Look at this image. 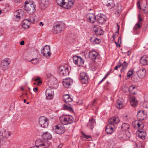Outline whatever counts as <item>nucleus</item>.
Instances as JSON below:
<instances>
[{"label":"nucleus","instance_id":"nucleus-1","mask_svg":"<svg viewBox=\"0 0 148 148\" xmlns=\"http://www.w3.org/2000/svg\"><path fill=\"white\" fill-rule=\"evenodd\" d=\"M118 118H110L108 121L109 124L106 127V132L107 134H112L115 130V125L119 122Z\"/></svg>","mask_w":148,"mask_h":148},{"label":"nucleus","instance_id":"nucleus-2","mask_svg":"<svg viewBox=\"0 0 148 148\" xmlns=\"http://www.w3.org/2000/svg\"><path fill=\"white\" fill-rule=\"evenodd\" d=\"M59 119L63 124L67 125L73 123L74 119L72 116L70 115H63L60 117Z\"/></svg>","mask_w":148,"mask_h":148},{"label":"nucleus","instance_id":"nucleus-3","mask_svg":"<svg viewBox=\"0 0 148 148\" xmlns=\"http://www.w3.org/2000/svg\"><path fill=\"white\" fill-rule=\"evenodd\" d=\"M35 6L33 3H30L27 1H26L25 2L24 9L25 10L28 12H34L35 11Z\"/></svg>","mask_w":148,"mask_h":148},{"label":"nucleus","instance_id":"nucleus-4","mask_svg":"<svg viewBox=\"0 0 148 148\" xmlns=\"http://www.w3.org/2000/svg\"><path fill=\"white\" fill-rule=\"evenodd\" d=\"M38 123L41 127L44 128H47L49 124L47 118L43 116H41L39 118Z\"/></svg>","mask_w":148,"mask_h":148},{"label":"nucleus","instance_id":"nucleus-5","mask_svg":"<svg viewBox=\"0 0 148 148\" xmlns=\"http://www.w3.org/2000/svg\"><path fill=\"white\" fill-rule=\"evenodd\" d=\"M60 6L64 9H70L73 5L74 2V0H65Z\"/></svg>","mask_w":148,"mask_h":148},{"label":"nucleus","instance_id":"nucleus-6","mask_svg":"<svg viewBox=\"0 0 148 148\" xmlns=\"http://www.w3.org/2000/svg\"><path fill=\"white\" fill-rule=\"evenodd\" d=\"M73 59V63L79 66H82L84 64V60L80 57L74 56Z\"/></svg>","mask_w":148,"mask_h":148},{"label":"nucleus","instance_id":"nucleus-7","mask_svg":"<svg viewBox=\"0 0 148 148\" xmlns=\"http://www.w3.org/2000/svg\"><path fill=\"white\" fill-rule=\"evenodd\" d=\"M96 21L99 24H103L107 21L106 16L103 14H99L96 16Z\"/></svg>","mask_w":148,"mask_h":148},{"label":"nucleus","instance_id":"nucleus-8","mask_svg":"<svg viewBox=\"0 0 148 148\" xmlns=\"http://www.w3.org/2000/svg\"><path fill=\"white\" fill-rule=\"evenodd\" d=\"M55 130L57 134H62L65 132V128L63 124H58L55 126Z\"/></svg>","mask_w":148,"mask_h":148},{"label":"nucleus","instance_id":"nucleus-9","mask_svg":"<svg viewBox=\"0 0 148 148\" xmlns=\"http://www.w3.org/2000/svg\"><path fill=\"white\" fill-rule=\"evenodd\" d=\"M88 56L90 60L95 62L96 58L99 57V55L95 51H90L89 52Z\"/></svg>","mask_w":148,"mask_h":148},{"label":"nucleus","instance_id":"nucleus-10","mask_svg":"<svg viewBox=\"0 0 148 148\" xmlns=\"http://www.w3.org/2000/svg\"><path fill=\"white\" fill-rule=\"evenodd\" d=\"M42 53L45 56H50L51 55L50 52V46L46 45L41 51Z\"/></svg>","mask_w":148,"mask_h":148},{"label":"nucleus","instance_id":"nucleus-11","mask_svg":"<svg viewBox=\"0 0 148 148\" xmlns=\"http://www.w3.org/2000/svg\"><path fill=\"white\" fill-rule=\"evenodd\" d=\"M79 79L82 84H86L88 82V77L86 74L84 72L80 73Z\"/></svg>","mask_w":148,"mask_h":148},{"label":"nucleus","instance_id":"nucleus-12","mask_svg":"<svg viewBox=\"0 0 148 148\" xmlns=\"http://www.w3.org/2000/svg\"><path fill=\"white\" fill-rule=\"evenodd\" d=\"M10 61L8 58H5L1 62V67L4 70L8 69V66L10 64Z\"/></svg>","mask_w":148,"mask_h":148},{"label":"nucleus","instance_id":"nucleus-13","mask_svg":"<svg viewBox=\"0 0 148 148\" xmlns=\"http://www.w3.org/2000/svg\"><path fill=\"white\" fill-rule=\"evenodd\" d=\"M60 74L63 76H66L69 75V68L66 67L61 66L59 68Z\"/></svg>","mask_w":148,"mask_h":148},{"label":"nucleus","instance_id":"nucleus-14","mask_svg":"<svg viewBox=\"0 0 148 148\" xmlns=\"http://www.w3.org/2000/svg\"><path fill=\"white\" fill-rule=\"evenodd\" d=\"M87 21L90 23H94L96 21V16L92 13L88 14L86 16Z\"/></svg>","mask_w":148,"mask_h":148},{"label":"nucleus","instance_id":"nucleus-15","mask_svg":"<svg viewBox=\"0 0 148 148\" xmlns=\"http://www.w3.org/2000/svg\"><path fill=\"white\" fill-rule=\"evenodd\" d=\"M32 22V21L31 19H25L23 21L22 27L24 28L27 29L29 28Z\"/></svg>","mask_w":148,"mask_h":148},{"label":"nucleus","instance_id":"nucleus-16","mask_svg":"<svg viewBox=\"0 0 148 148\" xmlns=\"http://www.w3.org/2000/svg\"><path fill=\"white\" fill-rule=\"evenodd\" d=\"M12 134V133L9 131H4L3 132L1 135H0V139L1 141H3L4 140L5 141V139L8 138Z\"/></svg>","mask_w":148,"mask_h":148},{"label":"nucleus","instance_id":"nucleus-17","mask_svg":"<svg viewBox=\"0 0 148 148\" xmlns=\"http://www.w3.org/2000/svg\"><path fill=\"white\" fill-rule=\"evenodd\" d=\"M73 80L70 78H66L63 80V84L66 88H69L70 85L72 84Z\"/></svg>","mask_w":148,"mask_h":148},{"label":"nucleus","instance_id":"nucleus-18","mask_svg":"<svg viewBox=\"0 0 148 148\" xmlns=\"http://www.w3.org/2000/svg\"><path fill=\"white\" fill-rule=\"evenodd\" d=\"M62 25L61 24H57L54 26L52 29V32L54 34H59L62 30Z\"/></svg>","mask_w":148,"mask_h":148},{"label":"nucleus","instance_id":"nucleus-19","mask_svg":"<svg viewBox=\"0 0 148 148\" xmlns=\"http://www.w3.org/2000/svg\"><path fill=\"white\" fill-rule=\"evenodd\" d=\"M146 71L145 68H143L142 70H139L137 72V75L139 78L143 79L145 76Z\"/></svg>","mask_w":148,"mask_h":148},{"label":"nucleus","instance_id":"nucleus-20","mask_svg":"<svg viewBox=\"0 0 148 148\" xmlns=\"http://www.w3.org/2000/svg\"><path fill=\"white\" fill-rule=\"evenodd\" d=\"M123 100L122 99H119L116 103V107L119 109L122 108L124 106Z\"/></svg>","mask_w":148,"mask_h":148},{"label":"nucleus","instance_id":"nucleus-21","mask_svg":"<svg viewBox=\"0 0 148 148\" xmlns=\"http://www.w3.org/2000/svg\"><path fill=\"white\" fill-rule=\"evenodd\" d=\"M140 63L144 65L148 64V57L144 56L141 58L140 60Z\"/></svg>","mask_w":148,"mask_h":148},{"label":"nucleus","instance_id":"nucleus-22","mask_svg":"<svg viewBox=\"0 0 148 148\" xmlns=\"http://www.w3.org/2000/svg\"><path fill=\"white\" fill-rule=\"evenodd\" d=\"M49 143L47 141L40 142L38 146L39 148H46L49 147Z\"/></svg>","mask_w":148,"mask_h":148},{"label":"nucleus","instance_id":"nucleus-23","mask_svg":"<svg viewBox=\"0 0 148 148\" xmlns=\"http://www.w3.org/2000/svg\"><path fill=\"white\" fill-rule=\"evenodd\" d=\"M143 111H139L137 114V119L139 120H144L145 117V114Z\"/></svg>","mask_w":148,"mask_h":148},{"label":"nucleus","instance_id":"nucleus-24","mask_svg":"<svg viewBox=\"0 0 148 148\" xmlns=\"http://www.w3.org/2000/svg\"><path fill=\"white\" fill-rule=\"evenodd\" d=\"M95 123V120L93 118H91L89 120L87 124V127L89 129L92 130L94 128V124Z\"/></svg>","mask_w":148,"mask_h":148},{"label":"nucleus","instance_id":"nucleus-25","mask_svg":"<svg viewBox=\"0 0 148 148\" xmlns=\"http://www.w3.org/2000/svg\"><path fill=\"white\" fill-rule=\"evenodd\" d=\"M138 136L140 138L143 139H144L146 136V132L145 130H143L138 131Z\"/></svg>","mask_w":148,"mask_h":148},{"label":"nucleus","instance_id":"nucleus-26","mask_svg":"<svg viewBox=\"0 0 148 148\" xmlns=\"http://www.w3.org/2000/svg\"><path fill=\"white\" fill-rule=\"evenodd\" d=\"M42 136L43 139L45 140L50 139H51L52 138L51 134L48 132H46L44 133L42 135Z\"/></svg>","mask_w":148,"mask_h":148},{"label":"nucleus","instance_id":"nucleus-27","mask_svg":"<svg viewBox=\"0 0 148 148\" xmlns=\"http://www.w3.org/2000/svg\"><path fill=\"white\" fill-rule=\"evenodd\" d=\"M90 41L94 44H99L101 42L100 39L95 38L94 37H91L90 39Z\"/></svg>","mask_w":148,"mask_h":148},{"label":"nucleus","instance_id":"nucleus-28","mask_svg":"<svg viewBox=\"0 0 148 148\" xmlns=\"http://www.w3.org/2000/svg\"><path fill=\"white\" fill-rule=\"evenodd\" d=\"M115 5L114 2L113 0H109L106 4V5L107 6L109 9H110L113 7Z\"/></svg>","mask_w":148,"mask_h":148},{"label":"nucleus","instance_id":"nucleus-29","mask_svg":"<svg viewBox=\"0 0 148 148\" xmlns=\"http://www.w3.org/2000/svg\"><path fill=\"white\" fill-rule=\"evenodd\" d=\"M137 101L136 100L135 97H132L131 98L130 104L132 106L134 107L136 106L137 105Z\"/></svg>","mask_w":148,"mask_h":148},{"label":"nucleus","instance_id":"nucleus-30","mask_svg":"<svg viewBox=\"0 0 148 148\" xmlns=\"http://www.w3.org/2000/svg\"><path fill=\"white\" fill-rule=\"evenodd\" d=\"M63 100L65 102H71L72 100L70 96L66 94L64 95L63 96Z\"/></svg>","mask_w":148,"mask_h":148},{"label":"nucleus","instance_id":"nucleus-31","mask_svg":"<svg viewBox=\"0 0 148 148\" xmlns=\"http://www.w3.org/2000/svg\"><path fill=\"white\" fill-rule=\"evenodd\" d=\"M130 125L128 123H123L121 125V129L123 131L128 130L130 128Z\"/></svg>","mask_w":148,"mask_h":148},{"label":"nucleus","instance_id":"nucleus-32","mask_svg":"<svg viewBox=\"0 0 148 148\" xmlns=\"http://www.w3.org/2000/svg\"><path fill=\"white\" fill-rule=\"evenodd\" d=\"M16 13L17 14L16 15V17L20 19L21 16L23 15V11L21 10H17L16 11Z\"/></svg>","mask_w":148,"mask_h":148},{"label":"nucleus","instance_id":"nucleus-33","mask_svg":"<svg viewBox=\"0 0 148 148\" xmlns=\"http://www.w3.org/2000/svg\"><path fill=\"white\" fill-rule=\"evenodd\" d=\"M139 125H138L137 128L138 131L144 130V124L142 121H140L139 123Z\"/></svg>","mask_w":148,"mask_h":148},{"label":"nucleus","instance_id":"nucleus-34","mask_svg":"<svg viewBox=\"0 0 148 148\" xmlns=\"http://www.w3.org/2000/svg\"><path fill=\"white\" fill-rule=\"evenodd\" d=\"M64 109L67 110L70 112L73 113L74 112L71 106L68 105H64L63 107Z\"/></svg>","mask_w":148,"mask_h":148},{"label":"nucleus","instance_id":"nucleus-35","mask_svg":"<svg viewBox=\"0 0 148 148\" xmlns=\"http://www.w3.org/2000/svg\"><path fill=\"white\" fill-rule=\"evenodd\" d=\"M54 92L53 90L51 88L47 89L45 92V95H48L49 94L53 95Z\"/></svg>","mask_w":148,"mask_h":148},{"label":"nucleus","instance_id":"nucleus-36","mask_svg":"<svg viewBox=\"0 0 148 148\" xmlns=\"http://www.w3.org/2000/svg\"><path fill=\"white\" fill-rule=\"evenodd\" d=\"M103 31L102 29L100 27L99 28H98V29L96 34L97 35H101L103 34Z\"/></svg>","mask_w":148,"mask_h":148},{"label":"nucleus","instance_id":"nucleus-37","mask_svg":"<svg viewBox=\"0 0 148 148\" xmlns=\"http://www.w3.org/2000/svg\"><path fill=\"white\" fill-rule=\"evenodd\" d=\"M128 65V64L125 61H124L122 64V68L121 69V72H123L124 70L125 69Z\"/></svg>","mask_w":148,"mask_h":148},{"label":"nucleus","instance_id":"nucleus-38","mask_svg":"<svg viewBox=\"0 0 148 148\" xmlns=\"http://www.w3.org/2000/svg\"><path fill=\"white\" fill-rule=\"evenodd\" d=\"M140 121H135L133 122L132 125L135 129H137L138 125H139V123Z\"/></svg>","mask_w":148,"mask_h":148},{"label":"nucleus","instance_id":"nucleus-39","mask_svg":"<svg viewBox=\"0 0 148 148\" xmlns=\"http://www.w3.org/2000/svg\"><path fill=\"white\" fill-rule=\"evenodd\" d=\"M142 25V24L138 23H137L135 26L134 27L133 30L134 32L136 31L138 29L140 28L141 27V25Z\"/></svg>","mask_w":148,"mask_h":148},{"label":"nucleus","instance_id":"nucleus-40","mask_svg":"<svg viewBox=\"0 0 148 148\" xmlns=\"http://www.w3.org/2000/svg\"><path fill=\"white\" fill-rule=\"evenodd\" d=\"M135 88V85H132L130 86L129 88H128L129 91L130 93L132 92V91Z\"/></svg>","mask_w":148,"mask_h":148},{"label":"nucleus","instance_id":"nucleus-41","mask_svg":"<svg viewBox=\"0 0 148 148\" xmlns=\"http://www.w3.org/2000/svg\"><path fill=\"white\" fill-rule=\"evenodd\" d=\"M28 62H32L33 64H36L38 62V60L37 58H36L34 59H32L31 60L29 61Z\"/></svg>","mask_w":148,"mask_h":148},{"label":"nucleus","instance_id":"nucleus-42","mask_svg":"<svg viewBox=\"0 0 148 148\" xmlns=\"http://www.w3.org/2000/svg\"><path fill=\"white\" fill-rule=\"evenodd\" d=\"M117 25L118 27V28L117 29L116 32L115 33V34H114L113 36V37L114 38L116 36H117L119 34V27L117 23Z\"/></svg>","mask_w":148,"mask_h":148},{"label":"nucleus","instance_id":"nucleus-43","mask_svg":"<svg viewBox=\"0 0 148 148\" xmlns=\"http://www.w3.org/2000/svg\"><path fill=\"white\" fill-rule=\"evenodd\" d=\"M139 78L136 75H134L132 77L133 79V80L134 82H138V78Z\"/></svg>","mask_w":148,"mask_h":148},{"label":"nucleus","instance_id":"nucleus-44","mask_svg":"<svg viewBox=\"0 0 148 148\" xmlns=\"http://www.w3.org/2000/svg\"><path fill=\"white\" fill-rule=\"evenodd\" d=\"M100 27L98 25H95L93 27V30L96 33L98 29V28H99Z\"/></svg>","mask_w":148,"mask_h":148},{"label":"nucleus","instance_id":"nucleus-45","mask_svg":"<svg viewBox=\"0 0 148 148\" xmlns=\"http://www.w3.org/2000/svg\"><path fill=\"white\" fill-rule=\"evenodd\" d=\"M65 0H56V2L57 4L59 6L63 3L62 2H64Z\"/></svg>","mask_w":148,"mask_h":148},{"label":"nucleus","instance_id":"nucleus-46","mask_svg":"<svg viewBox=\"0 0 148 148\" xmlns=\"http://www.w3.org/2000/svg\"><path fill=\"white\" fill-rule=\"evenodd\" d=\"M82 134L84 137L85 138H86V139H88L89 138H91V136L90 135H86L83 132H82Z\"/></svg>","mask_w":148,"mask_h":148},{"label":"nucleus","instance_id":"nucleus-47","mask_svg":"<svg viewBox=\"0 0 148 148\" xmlns=\"http://www.w3.org/2000/svg\"><path fill=\"white\" fill-rule=\"evenodd\" d=\"M53 95L49 94L48 95H46L47 99L48 100L52 99L53 98Z\"/></svg>","mask_w":148,"mask_h":148},{"label":"nucleus","instance_id":"nucleus-48","mask_svg":"<svg viewBox=\"0 0 148 148\" xmlns=\"http://www.w3.org/2000/svg\"><path fill=\"white\" fill-rule=\"evenodd\" d=\"M138 21L137 23H138L142 24L141 21H142V19L140 15H139L138 16Z\"/></svg>","mask_w":148,"mask_h":148},{"label":"nucleus","instance_id":"nucleus-49","mask_svg":"<svg viewBox=\"0 0 148 148\" xmlns=\"http://www.w3.org/2000/svg\"><path fill=\"white\" fill-rule=\"evenodd\" d=\"M133 74V71L131 70H130L127 72V76L128 77H130Z\"/></svg>","mask_w":148,"mask_h":148},{"label":"nucleus","instance_id":"nucleus-50","mask_svg":"<svg viewBox=\"0 0 148 148\" xmlns=\"http://www.w3.org/2000/svg\"><path fill=\"white\" fill-rule=\"evenodd\" d=\"M143 106L145 108H148V102H145L143 103Z\"/></svg>","mask_w":148,"mask_h":148},{"label":"nucleus","instance_id":"nucleus-51","mask_svg":"<svg viewBox=\"0 0 148 148\" xmlns=\"http://www.w3.org/2000/svg\"><path fill=\"white\" fill-rule=\"evenodd\" d=\"M122 65V63L121 62V61L120 60L119 61V62L118 63V65L117 66H118L119 67H120L121 65Z\"/></svg>","mask_w":148,"mask_h":148},{"label":"nucleus","instance_id":"nucleus-52","mask_svg":"<svg viewBox=\"0 0 148 148\" xmlns=\"http://www.w3.org/2000/svg\"><path fill=\"white\" fill-rule=\"evenodd\" d=\"M83 103V101L82 100H79L77 102V104L80 105Z\"/></svg>","mask_w":148,"mask_h":148},{"label":"nucleus","instance_id":"nucleus-53","mask_svg":"<svg viewBox=\"0 0 148 148\" xmlns=\"http://www.w3.org/2000/svg\"><path fill=\"white\" fill-rule=\"evenodd\" d=\"M137 6L138 9H140L141 8L140 7V3L139 2H138L137 3Z\"/></svg>","mask_w":148,"mask_h":148},{"label":"nucleus","instance_id":"nucleus-54","mask_svg":"<svg viewBox=\"0 0 148 148\" xmlns=\"http://www.w3.org/2000/svg\"><path fill=\"white\" fill-rule=\"evenodd\" d=\"M15 3H20L22 1V0H14Z\"/></svg>","mask_w":148,"mask_h":148},{"label":"nucleus","instance_id":"nucleus-55","mask_svg":"<svg viewBox=\"0 0 148 148\" xmlns=\"http://www.w3.org/2000/svg\"><path fill=\"white\" fill-rule=\"evenodd\" d=\"M110 74V72H108L107 74L105 75V76H104V77L105 78H106Z\"/></svg>","mask_w":148,"mask_h":148},{"label":"nucleus","instance_id":"nucleus-56","mask_svg":"<svg viewBox=\"0 0 148 148\" xmlns=\"http://www.w3.org/2000/svg\"><path fill=\"white\" fill-rule=\"evenodd\" d=\"M144 12L146 14H148V9L147 8L145 10H143Z\"/></svg>","mask_w":148,"mask_h":148},{"label":"nucleus","instance_id":"nucleus-57","mask_svg":"<svg viewBox=\"0 0 148 148\" xmlns=\"http://www.w3.org/2000/svg\"><path fill=\"white\" fill-rule=\"evenodd\" d=\"M119 42H115V43L117 47H120V44H119Z\"/></svg>","mask_w":148,"mask_h":148},{"label":"nucleus","instance_id":"nucleus-58","mask_svg":"<svg viewBox=\"0 0 148 148\" xmlns=\"http://www.w3.org/2000/svg\"><path fill=\"white\" fill-rule=\"evenodd\" d=\"M20 45H24L25 44V42L24 41H21L20 43Z\"/></svg>","mask_w":148,"mask_h":148},{"label":"nucleus","instance_id":"nucleus-59","mask_svg":"<svg viewBox=\"0 0 148 148\" xmlns=\"http://www.w3.org/2000/svg\"><path fill=\"white\" fill-rule=\"evenodd\" d=\"M121 36H119V37L118 38V42H121Z\"/></svg>","mask_w":148,"mask_h":148},{"label":"nucleus","instance_id":"nucleus-60","mask_svg":"<svg viewBox=\"0 0 148 148\" xmlns=\"http://www.w3.org/2000/svg\"><path fill=\"white\" fill-rule=\"evenodd\" d=\"M38 90V88L36 87L33 88V90L35 92H36Z\"/></svg>","mask_w":148,"mask_h":148},{"label":"nucleus","instance_id":"nucleus-61","mask_svg":"<svg viewBox=\"0 0 148 148\" xmlns=\"http://www.w3.org/2000/svg\"><path fill=\"white\" fill-rule=\"evenodd\" d=\"M106 78L104 77L99 82V84H100Z\"/></svg>","mask_w":148,"mask_h":148},{"label":"nucleus","instance_id":"nucleus-62","mask_svg":"<svg viewBox=\"0 0 148 148\" xmlns=\"http://www.w3.org/2000/svg\"><path fill=\"white\" fill-rule=\"evenodd\" d=\"M40 78L39 77H38V78H37L36 79H35V81H36L37 82H38L39 80H40Z\"/></svg>","mask_w":148,"mask_h":148},{"label":"nucleus","instance_id":"nucleus-63","mask_svg":"<svg viewBox=\"0 0 148 148\" xmlns=\"http://www.w3.org/2000/svg\"><path fill=\"white\" fill-rule=\"evenodd\" d=\"M39 25L40 26H43L44 25V24H43V23L42 22H40L39 23Z\"/></svg>","mask_w":148,"mask_h":148},{"label":"nucleus","instance_id":"nucleus-64","mask_svg":"<svg viewBox=\"0 0 148 148\" xmlns=\"http://www.w3.org/2000/svg\"><path fill=\"white\" fill-rule=\"evenodd\" d=\"M62 146V144H60L58 146L57 148H61Z\"/></svg>","mask_w":148,"mask_h":148}]
</instances>
